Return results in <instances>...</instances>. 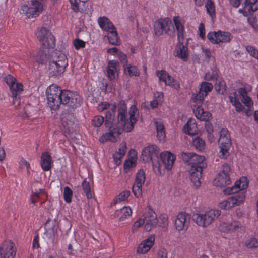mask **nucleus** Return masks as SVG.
<instances>
[{
    "label": "nucleus",
    "instance_id": "f257e3e1",
    "mask_svg": "<svg viewBox=\"0 0 258 258\" xmlns=\"http://www.w3.org/2000/svg\"><path fill=\"white\" fill-rule=\"evenodd\" d=\"M130 115L127 118V106L124 101H121L118 104H113L109 110L106 112V123L107 122L117 124L118 126V133L123 130L131 132L134 127L139 117V112L136 105H132L128 111Z\"/></svg>",
    "mask_w": 258,
    "mask_h": 258
},
{
    "label": "nucleus",
    "instance_id": "f03ea898",
    "mask_svg": "<svg viewBox=\"0 0 258 258\" xmlns=\"http://www.w3.org/2000/svg\"><path fill=\"white\" fill-rule=\"evenodd\" d=\"M182 157L184 162L191 165L190 179L196 188L200 186L203 170L207 166L205 157L194 153H183Z\"/></svg>",
    "mask_w": 258,
    "mask_h": 258
},
{
    "label": "nucleus",
    "instance_id": "7ed1b4c3",
    "mask_svg": "<svg viewBox=\"0 0 258 258\" xmlns=\"http://www.w3.org/2000/svg\"><path fill=\"white\" fill-rule=\"evenodd\" d=\"M173 21L177 31L178 42L175 46L173 54L175 57L181 59L183 61H188L189 57V53L188 48V41L184 44V34L185 33L184 28V20L179 16H174Z\"/></svg>",
    "mask_w": 258,
    "mask_h": 258
},
{
    "label": "nucleus",
    "instance_id": "20e7f679",
    "mask_svg": "<svg viewBox=\"0 0 258 258\" xmlns=\"http://www.w3.org/2000/svg\"><path fill=\"white\" fill-rule=\"evenodd\" d=\"M64 90L55 84L48 86L46 90L48 106L51 110H57L62 104Z\"/></svg>",
    "mask_w": 258,
    "mask_h": 258
},
{
    "label": "nucleus",
    "instance_id": "39448f33",
    "mask_svg": "<svg viewBox=\"0 0 258 258\" xmlns=\"http://www.w3.org/2000/svg\"><path fill=\"white\" fill-rule=\"evenodd\" d=\"M220 214V210L211 209L204 213H194L192 216V219L199 226L206 228L211 225Z\"/></svg>",
    "mask_w": 258,
    "mask_h": 258
},
{
    "label": "nucleus",
    "instance_id": "423d86ee",
    "mask_svg": "<svg viewBox=\"0 0 258 258\" xmlns=\"http://www.w3.org/2000/svg\"><path fill=\"white\" fill-rule=\"evenodd\" d=\"M68 65V59L66 55L60 51L56 52L50 62V73L52 76L60 75L63 73Z\"/></svg>",
    "mask_w": 258,
    "mask_h": 258
},
{
    "label": "nucleus",
    "instance_id": "0eeeda50",
    "mask_svg": "<svg viewBox=\"0 0 258 258\" xmlns=\"http://www.w3.org/2000/svg\"><path fill=\"white\" fill-rule=\"evenodd\" d=\"M4 81L9 87L13 103L19 104L20 102V95L24 90L23 84L17 82L16 79L11 75L6 76L4 78Z\"/></svg>",
    "mask_w": 258,
    "mask_h": 258
},
{
    "label": "nucleus",
    "instance_id": "6e6552de",
    "mask_svg": "<svg viewBox=\"0 0 258 258\" xmlns=\"http://www.w3.org/2000/svg\"><path fill=\"white\" fill-rule=\"evenodd\" d=\"M220 150L219 156L221 159H226L229 155V150L231 145V140L229 131L226 128H222L219 139Z\"/></svg>",
    "mask_w": 258,
    "mask_h": 258
},
{
    "label": "nucleus",
    "instance_id": "1a4fd4ad",
    "mask_svg": "<svg viewBox=\"0 0 258 258\" xmlns=\"http://www.w3.org/2000/svg\"><path fill=\"white\" fill-rule=\"evenodd\" d=\"M232 169L228 163L224 164L219 172L213 181V185L217 187H223L231 183L230 176Z\"/></svg>",
    "mask_w": 258,
    "mask_h": 258
},
{
    "label": "nucleus",
    "instance_id": "9d476101",
    "mask_svg": "<svg viewBox=\"0 0 258 258\" xmlns=\"http://www.w3.org/2000/svg\"><path fill=\"white\" fill-rule=\"evenodd\" d=\"M35 35L45 48H53L55 47V37L51 31L45 27L38 28L35 33Z\"/></svg>",
    "mask_w": 258,
    "mask_h": 258
},
{
    "label": "nucleus",
    "instance_id": "9b49d317",
    "mask_svg": "<svg viewBox=\"0 0 258 258\" xmlns=\"http://www.w3.org/2000/svg\"><path fill=\"white\" fill-rule=\"evenodd\" d=\"M43 0H31L29 5H24L22 10L29 18H36L43 11Z\"/></svg>",
    "mask_w": 258,
    "mask_h": 258
},
{
    "label": "nucleus",
    "instance_id": "f8f14e48",
    "mask_svg": "<svg viewBox=\"0 0 258 258\" xmlns=\"http://www.w3.org/2000/svg\"><path fill=\"white\" fill-rule=\"evenodd\" d=\"M207 37V39L214 44L229 43L233 38L231 33L221 30L210 32L208 33Z\"/></svg>",
    "mask_w": 258,
    "mask_h": 258
},
{
    "label": "nucleus",
    "instance_id": "ddd939ff",
    "mask_svg": "<svg viewBox=\"0 0 258 258\" xmlns=\"http://www.w3.org/2000/svg\"><path fill=\"white\" fill-rule=\"evenodd\" d=\"M63 95L62 104L67 105L74 109L81 106L82 103V98L78 93L64 90Z\"/></svg>",
    "mask_w": 258,
    "mask_h": 258
},
{
    "label": "nucleus",
    "instance_id": "4468645a",
    "mask_svg": "<svg viewBox=\"0 0 258 258\" xmlns=\"http://www.w3.org/2000/svg\"><path fill=\"white\" fill-rule=\"evenodd\" d=\"M173 28L172 21L168 17L161 18L156 21L154 24V31L156 36H161L163 32L169 34Z\"/></svg>",
    "mask_w": 258,
    "mask_h": 258
},
{
    "label": "nucleus",
    "instance_id": "2eb2a0df",
    "mask_svg": "<svg viewBox=\"0 0 258 258\" xmlns=\"http://www.w3.org/2000/svg\"><path fill=\"white\" fill-rule=\"evenodd\" d=\"M245 193L240 192L228 197L226 200L220 202L218 206L223 209H228L236 206H239L245 200Z\"/></svg>",
    "mask_w": 258,
    "mask_h": 258
},
{
    "label": "nucleus",
    "instance_id": "dca6fc26",
    "mask_svg": "<svg viewBox=\"0 0 258 258\" xmlns=\"http://www.w3.org/2000/svg\"><path fill=\"white\" fill-rule=\"evenodd\" d=\"M16 253L17 247L12 240H5L0 245V258H15Z\"/></svg>",
    "mask_w": 258,
    "mask_h": 258
},
{
    "label": "nucleus",
    "instance_id": "f3484780",
    "mask_svg": "<svg viewBox=\"0 0 258 258\" xmlns=\"http://www.w3.org/2000/svg\"><path fill=\"white\" fill-rule=\"evenodd\" d=\"M191 219L190 214L181 212L176 216L174 222L175 229L178 232L186 231L189 228Z\"/></svg>",
    "mask_w": 258,
    "mask_h": 258
},
{
    "label": "nucleus",
    "instance_id": "a211bd4d",
    "mask_svg": "<svg viewBox=\"0 0 258 258\" xmlns=\"http://www.w3.org/2000/svg\"><path fill=\"white\" fill-rule=\"evenodd\" d=\"M146 174L143 169L139 170L136 175L135 180L132 187L134 196L139 198L142 196V186L145 183Z\"/></svg>",
    "mask_w": 258,
    "mask_h": 258
},
{
    "label": "nucleus",
    "instance_id": "6ab92c4d",
    "mask_svg": "<svg viewBox=\"0 0 258 258\" xmlns=\"http://www.w3.org/2000/svg\"><path fill=\"white\" fill-rule=\"evenodd\" d=\"M143 220H144L145 224V230L148 232L155 227L158 223L157 215L151 207H149L147 211L145 214Z\"/></svg>",
    "mask_w": 258,
    "mask_h": 258
},
{
    "label": "nucleus",
    "instance_id": "aec40b11",
    "mask_svg": "<svg viewBox=\"0 0 258 258\" xmlns=\"http://www.w3.org/2000/svg\"><path fill=\"white\" fill-rule=\"evenodd\" d=\"M45 234L48 238L54 240L58 237L59 226L57 220L48 219L45 223Z\"/></svg>",
    "mask_w": 258,
    "mask_h": 258
},
{
    "label": "nucleus",
    "instance_id": "412c9836",
    "mask_svg": "<svg viewBox=\"0 0 258 258\" xmlns=\"http://www.w3.org/2000/svg\"><path fill=\"white\" fill-rule=\"evenodd\" d=\"M248 180L246 177L242 176L236 181L234 186L225 189L224 192L227 194H234L241 190L246 189L248 186Z\"/></svg>",
    "mask_w": 258,
    "mask_h": 258
},
{
    "label": "nucleus",
    "instance_id": "4be33fe9",
    "mask_svg": "<svg viewBox=\"0 0 258 258\" xmlns=\"http://www.w3.org/2000/svg\"><path fill=\"white\" fill-rule=\"evenodd\" d=\"M159 153L158 148L154 145H149L145 147L142 152V158L145 162L152 161L157 157Z\"/></svg>",
    "mask_w": 258,
    "mask_h": 258
},
{
    "label": "nucleus",
    "instance_id": "5701e85b",
    "mask_svg": "<svg viewBox=\"0 0 258 258\" xmlns=\"http://www.w3.org/2000/svg\"><path fill=\"white\" fill-rule=\"evenodd\" d=\"M156 74L159 81L164 82L166 85L172 86L175 89L179 87L178 82L170 76L165 70H158L156 71Z\"/></svg>",
    "mask_w": 258,
    "mask_h": 258
},
{
    "label": "nucleus",
    "instance_id": "b1692460",
    "mask_svg": "<svg viewBox=\"0 0 258 258\" xmlns=\"http://www.w3.org/2000/svg\"><path fill=\"white\" fill-rule=\"evenodd\" d=\"M160 157L165 168L168 170H171L176 159V156L169 151H164L160 153Z\"/></svg>",
    "mask_w": 258,
    "mask_h": 258
},
{
    "label": "nucleus",
    "instance_id": "393cba45",
    "mask_svg": "<svg viewBox=\"0 0 258 258\" xmlns=\"http://www.w3.org/2000/svg\"><path fill=\"white\" fill-rule=\"evenodd\" d=\"M107 123H111L113 125V129L111 128L109 130L108 133H106L101 136L99 138V141L101 143H104L107 141H113L114 142L116 141V137L115 134L119 135L120 133H118L117 130L118 129V126L117 124L113 123L112 122H107L106 123L105 122V124H106Z\"/></svg>",
    "mask_w": 258,
    "mask_h": 258
},
{
    "label": "nucleus",
    "instance_id": "a878e982",
    "mask_svg": "<svg viewBox=\"0 0 258 258\" xmlns=\"http://www.w3.org/2000/svg\"><path fill=\"white\" fill-rule=\"evenodd\" d=\"M53 162L51 155L49 152L45 151L41 154L40 166L44 171L50 170L53 166Z\"/></svg>",
    "mask_w": 258,
    "mask_h": 258
},
{
    "label": "nucleus",
    "instance_id": "bb28decb",
    "mask_svg": "<svg viewBox=\"0 0 258 258\" xmlns=\"http://www.w3.org/2000/svg\"><path fill=\"white\" fill-rule=\"evenodd\" d=\"M118 62L115 60H109L108 62L106 75L110 80L115 79L118 73Z\"/></svg>",
    "mask_w": 258,
    "mask_h": 258
},
{
    "label": "nucleus",
    "instance_id": "cd10ccee",
    "mask_svg": "<svg viewBox=\"0 0 258 258\" xmlns=\"http://www.w3.org/2000/svg\"><path fill=\"white\" fill-rule=\"evenodd\" d=\"M242 225L240 222L238 221H234L231 223L227 222H222L219 226L220 230L224 233H229L230 232H235L237 231Z\"/></svg>",
    "mask_w": 258,
    "mask_h": 258
},
{
    "label": "nucleus",
    "instance_id": "c85d7f7f",
    "mask_svg": "<svg viewBox=\"0 0 258 258\" xmlns=\"http://www.w3.org/2000/svg\"><path fill=\"white\" fill-rule=\"evenodd\" d=\"M155 237L151 235L147 239L143 241L138 246L137 252L138 253L144 254L147 253L152 247L154 243Z\"/></svg>",
    "mask_w": 258,
    "mask_h": 258
},
{
    "label": "nucleus",
    "instance_id": "c756f323",
    "mask_svg": "<svg viewBox=\"0 0 258 258\" xmlns=\"http://www.w3.org/2000/svg\"><path fill=\"white\" fill-rule=\"evenodd\" d=\"M193 111L196 117L200 120L206 122L211 118V113L205 111L201 105H194Z\"/></svg>",
    "mask_w": 258,
    "mask_h": 258
},
{
    "label": "nucleus",
    "instance_id": "7c9ffc66",
    "mask_svg": "<svg viewBox=\"0 0 258 258\" xmlns=\"http://www.w3.org/2000/svg\"><path fill=\"white\" fill-rule=\"evenodd\" d=\"M97 22L100 28L104 31H110L115 28L112 22L107 17H99Z\"/></svg>",
    "mask_w": 258,
    "mask_h": 258
},
{
    "label": "nucleus",
    "instance_id": "2f4dec72",
    "mask_svg": "<svg viewBox=\"0 0 258 258\" xmlns=\"http://www.w3.org/2000/svg\"><path fill=\"white\" fill-rule=\"evenodd\" d=\"M157 133V138L160 142H164L166 137L164 125L161 119L154 121Z\"/></svg>",
    "mask_w": 258,
    "mask_h": 258
},
{
    "label": "nucleus",
    "instance_id": "473e14b6",
    "mask_svg": "<svg viewBox=\"0 0 258 258\" xmlns=\"http://www.w3.org/2000/svg\"><path fill=\"white\" fill-rule=\"evenodd\" d=\"M182 131L186 134L194 135L198 133V128L196 120L190 118L183 127Z\"/></svg>",
    "mask_w": 258,
    "mask_h": 258
},
{
    "label": "nucleus",
    "instance_id": "72a5a7b5",
    "mask_svg": "<svg viewBox=\"0 0 258 258\" xmlns=\"http://www.w3.org/2000/svg\"><path fill=\"white\" fill-rule=\"evenodd\" d=\"M238 93L241 98L242 102L247 107H251L253 105V102L251 98L247 96V91L245 88H240L238 90Z\"/></svg>",
    "mask_w": 258,
    "mask_h": 258
},
{
    "label": "nucleus",
    "instance_id": "f704fd0d",
    "mask_svg": "<svg viewBox=\"0 0 258 258\" xmlns=\"http://www.w3.org/2000/svg\"><path fill=\"white\" fill-rule=\"evenodd\" d=\"M132 210L130 207H123L120 210H117L115 212V217L119 221H123L131 216Z\"/></svg>",
    "mask_w": 258,
    "mask_h": 258
},
{
    "label": "nucleus",
    "instance_id": "c9c22d12",
    "mask_svg": "<svg viewBox=\"0 0 258 258\" xmlns=\"http://www.w3.org/2000/svg\"><path fill=\"white\" fill-rule=\"evenodd\" d=\"M124 73L130 76H139L140 75V71L138 67L128 63H124L123 65Z\"/></svg>",
    "mask_w": 258,
    "mask_h": 258
},
{
    "label": "nucleus",
    "instance_id": "e433bc0d",
    "mask_svg": "<svg viewBox=\"0 0 258 258\" xmlns=\"http://www.w3.org/2000/svg\"><path fill=\"white\" fill-rule=\"evenodd\" d=\"M107 32V37L109 43L113 45H119L120 43V39L118 36L116 28Z\"/></svg>",
    "mask_w": 258,
    "mask_h": 258
},
{
    "label": "nucleus",
    "instance_id": "4c0bfd02",
    "mask_svg": "<svg viewBox=\"0 0 258 258\" xmlns=\"http://www.w3.org/2000/svg\"><path fill=\"white\" fill-rule=\"evenodd\" d=\"M61 121V130L63 134L67 136L70 133L73 132L74 122L71 120H67L65 118H62Z\"/></svg>",
    "mask_w": 258,
    "mask_h": 258
},
{
    "label": "nucleus",
    "instance_id": "58836bf2",
    "mask_svg": "<svg viewBox=\"0 0 258 258\" xmlns=\"http://www.w3.org/2000/svg\"><path fill=\"white\" fill-rule=\"evenodd\" d=\"M230 102L236 108V110L238 112L242 111L244 108L243 105L240 102L239 99L237 97V93L233 92L232 95L229 97Z\"/></svg>",
    "mask_w": 258,
    "mask_h": 258
},
{
    "label": "nucleus",
    "instance_id": "ea45409f",
    "mask_svg": "<svg viewBox=\"0 0 258 258\" xmlns=\"http://www.w3.org/2000/svg\"><path fill=\"white\" fill-rule=\"evenodd\" d=\"M191 144L197 150L199 151H203L205 148V140L200 137L193 138Z\"/></svg>",
    "mask_w": 258,
    "mask_h": 258
},
{
    "label": "nucleus",
    "instance_id": "a19ab883",
    "mask_svg": "<svg viewBox=\"0 0 258 258\" xmlns=\"http://www.w3.org/2000/svg\"><path fill=\"white\" fill-rule=\"evenodd\" d=\"M82 189L88 199H91L93 197V191L91 190L89 182L85 179L81 184Z\"/></svg>",
    "mask_w": 258,
    "mask_h": 258
},
{
    "label": "nucleus",
    "instance_id": "79ce46f5",
    "mask_svg": "<svg viewBox=\"0 0 258 258\" xmlns=\"http://www.w3.org/2000/svg\"><path fill=\"white\" fill-rule=\"evenodd\" d=\"M244 3L251 14L258 10V0H245Z\"/></svg>",
    "mask_w": 258,
    "mask_h": 258
},
{
    "label": "nucleus",
    "instance_id": "37998d69",
    "mask_svg": "<svg viewBox=\"0 0 258 258\" xmlns=\"http://www.w3.org/2000/svg\"><path fill=\"white\" fill-rule=\"evenodd\" d=\"M89 0H69L71 5L72 9L75 12H82L84 11V9L80 8V3L82 2V3H85L88 2Z\"/></svg>",
    "mask_w": 258,
    "mask_h": 258
},
{
    "label": "nucleus",
    "instance_id": "c03bdc74",
    "mask_svg": "<svg viewBox=\"0 0 258 258\" xmlns=\"http://www.w3.org/2000/svg\"><path fill=\"white\" fill-rule=\"evenodd\" d=\"M213 88V85L209 82H203L201 83L199 91L206 96L208 92H210Z\"/></svg>",
    "mask_w": 258,
    "mask_h": 258
},
{
    "label": "nucleus",
    "instance_id": "a18cd8bd",
    "mask_svg": "<svg viewBox=\"0 0 258 258\" xmlns=\"http://www.w3.org/2000/svg\"><path fill=\"white\" fill-rule=\"evenodd\" d=\"M130 195V192L128 190H124L120 192L118 195L114 199V203L115 204L125 201L127 200Z\"/></svg>",
    "mask_w": 258,
    "mask_h": 258
},
{
    "label": "nucleus",
    "instance_id": "49530a36",
    "mask_svg": "<svg viewBox=\"0 0 258 258\" xmlns=\"http://www.w3.org/2000/svg\"><path fill=\"white\" fill-rule=\"evenodd\" d=\"M47 60V54L45 51L40 50L35 56V60L39 64H43Z\"/></svg>",
    "mask_w": 258,
    "mask_h": 258
},
{
    "label": "nucleus",
    "instance_id": "de8ad7c7",
    "mask_svg": "<svg viewBox=\"0 0 258 258\" xmlns=\"http://www.w3.org/2000/svg\"><path fill=\"white\" fill-rule=\"evenodd\" d=\"M205 7L207 13L213 18L215 17V9L214 2L212 0H208Z\"/></svg>",
    "mask_w": 258,
    "mask_h": 258
},
{
    "label": "nucleus",
    "instance_id": "09e8293b",
    "mask_svg": "<svg viewBox=\"0 0 258 258\" xmlns=\"http://www.w3.org/2000/svg\"><path fill=\"white\" fill-rule=\"evenodd\" d=\"M104 122H105L104 117L101 115H96L92 119L91 124L95 127H99Z\"/></svg>",
    "mask_w": 258,
    "mask_h": 258
},
{
    "label": "nucleus",
    "instance_id": "8fccbe9b",
    "mask_svg": "<svg viewBox=\"0 0 258 258\" xmlns=\"http://www.w3.org/2000/svg\"><path fill=\"white\" fill-rule=\"evenodd\" d=\"M206 96L204 94L200 92L199 91L196 94H194L191 97V99L193 102L197 104V105H201L203 103L204 100V98Z\"/></svg>",
    "mask_w": 258,
    "mask_h": 258
},
{
    "label": "nucleus",
    "instance_id": "3c124183",
    "mask_svg": "<svg viewBox=\"0 0 258 258\" xmlns=\"http://www.w3.org/2000/svg\"><path fill=\"white\" fill-rule=\"evenodd\" d=\"M73 196V191L71 188L68 186L64 188L63 199L67 203H70L72 202Z\"/></svg>",
    "mask_w": 258,
    "mask_h": 258
},
{
    "label": "nucleus",
    "instance_id": "603ef678",
    "mask_svg": "<svg viewBox=\"0 0 258 258\" xmlns=\"http://www.w3.org/2000/svg\"><path fill=\"white\" fill-rule=\"evenodd\" d=\"M110 104L109 102L104 101V102H100L97 106V110L100 112H101L105 110L108 109L107 112L111 108L112 105H113Z\"/></svg>",
    "mask_w": 258,
    "mask_h": 258
},
{
    "label": "nucleus",
    "instance_id": "864d4df0",
    "mask_svg": "<svg viewBox=\"0 0 258 258\" xmlns=\"http://www.w3.org/2000/svg\"><path fill=\"white\" fill-rule=\"evenodd\" d=\"M245 246L247 248H256L258 246V240L255 237H250L245 242Z\"/></svg>",
    "mask_w": 258,
    "mask_h": 258
},
{
    "label": "nucleus",
    "instance_id": "5fc2aeb1",
    "mask_svg": "<svg viewBox=\"0 0 258 258\" xmlns=\"http://www.w3.org/2000/svg\"><path fill=\"white\" fill-rule=\"evenodd\" d=\"M73 44L76 50L84 48L86 46L85 42L79 38L74 39L73 41Z\"/></svg>",
    "mask_w": 258,
    "mask_h": 258
},
{
    "label": "nucleus",
    "instance_id": "6e6d98bb",
    "mask_svg": "<svg viewBox=\"0 0 258 258\" xmlns=\"http://www.w3.org/2000/svg\"><path fill=\"white\" fill-rule=\"evenodd\" d=\"M40 199V196L38 194L32 192L29 199V204L35 206L37 202Z\"/></svg>",
    "mask_w": 258,
    "mask_h": 258
},
{
    "label": "nucleus",
    "instance_id": "4d7b16f0",
    "mask_svg": "<svg viewBox=\"0 0 258 258\" xmlns=\"http://www.w3.org/2000/svg\"><path fill=\"white\" fill-rule=\"evenodd\" d=\"M202 55L204 57L205 60L206 61L209 62L212 57L210 50L207 48H202Z\"/></svg>",
    "mask_w": 258,
    "mask_h": 258
},
{
    "label": "nucleus",
    "instance_id": "13d9d810",
    "mask_svg": "<svg viewBox=\"0 0 258 258\" xmlns=\"http://www.w3.org/2000/svg\"><path fill=\"white\" fill-rule=\"evenodd\" d=\"M159 220L161 222V223L160 224V226L166 227L168 225V217L167 214H161L159 217Z\"/></svg>",
    "mask_w": 258,
    "mask_h": 258
},
{
    "label": "nucleus",
    "instance_id": "bf43d9fd",
    "mask_svg": "<svg viewBox=\"0 0 258 258\" xmlns=\"http://www.w3.org/2000/svg\"><path fill=\"white\" fill-rule=\"evenodd\" d=\"M246 50L250 55L258 59V50L252 46H247Z\"/></svg>",
    "mask_w": 258,
    "mask_h": 258
},
{
    "label": "nucleus",
    "instance_id": "052dcab7",
    "mask_svg": "<svg viewBox=\"0 0 258 258\" xmlns=\"http://www.w3.org/2000/svg\"><path fill=\"white\" fill-rule=\"evenodd\" d=\"M199 37L203 40L205 39V29L203 23L200 24L198 28Z\"/></svg>",
    "mask_w": 258,
    "mask_h": 258
},
{
    "label": "nucleus",
    "instance_id": "680f3d73",
    "mask_svg": "<svg viewBox=\"0 0 258 258\" xmlns=\"http://www.w3.org/2000/svg\"><path fill=\"white\" fill-rule=\"evenodd\" d=\"M123 157V156L117 153H115L113 155V160L115 162V163L116 165H119L121 163V158Z\"/></svg>",
    "mask_w": 258,
    "mask_h": 258
},
{
    "label": "nucleus",
    "instance_id": "e2e57ef3",
    "mask_svg": "<svg viewBox=\"0 0 258 258\" xmlns=\"http://www.w3.org/2000/svg\"><path fill=\"white\" fill-rule=\"evenodd\" d=\"M118 58L120 61L122 63H127V55L119 51L117 55Z\"/></svg>",
    "mask_w": 258,
    "mask_h": 258
},
{
    "label": "nucleus",
    "instance_id": "0e129e2a",
    "mask_svg": "<svg viewBox=\"0 0 258 258\" xmlns=\"http://www.w3.org/2000/svg\"><path fill=\"white\" fill-rule=\"evenodd\" d=\"M126 151V146L125 143H122L120 145L118 151L116 153L122 155L123 156L125 155Z\"/></svg>",
    "mask_w": 258,
    "mask_h": 258
},
{
    "label": "nucleus",
    "instance_id": "69168bd1",
    "mask_svg": "<svg viewBox=\"0 0 258 258\" xmlns=\"http://www.w3.org/2000/svg\"><path fill=\"white\" fill-rule=\"evenodd\" d=\"M157 258H167L166 250L164 248L159 249L157 253Z\"/></svg>",
    "mask_w": 258,
    "mask_h": 258
},
{
    "label": "nucleus",
    "instance_id": "338daca9",
    "mask_svg": "<svg viewBox=\"0 0 258 258\" xmlns=\"http://www.w3.org/2000/svg\"><path fill=\"white\" fill-rule=\"evenodd\" d=\"M144 224V220H143V219H139L134 223L132 227L133 231H134L136 229L140 227Z\"/></svg>",
    "mask_w": 258,
    "mask_h": 258
},
{
    "label": "nucleus",
    "instance_id": "774afa93",
    "mask_svg": "<svg viewBox=\"0 0 258 258\" xmlns=\"http://www.w3.org/2000/svg\"><path fill=\"white\" fill-rule=\"evenodd\" d=\"M243 8L239 9L238 10L239 13L242 14L244 16H247L249 14H251V13H249V11H248V8L246 7L244 3L242 5Z\"/></svg>",
    "mask_w": 258,
    "mask_h": 258
}]
</instances>
